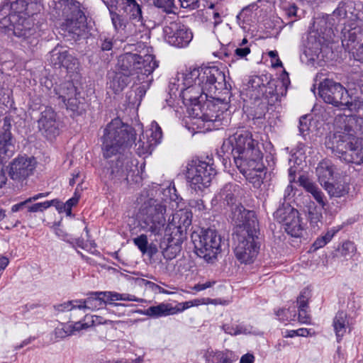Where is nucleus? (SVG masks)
Wrapping results in <instances>:
<instances>
[{
  "label": "nucleus",
  "instance_id": "obj_1",
  "mask_svg": "<svg viewBox=\"0 0 363 363\" xmlns=\"http://www.w3.org/2000/svg\"><path fill=\"white\" fill-rule=\"evenodd\" d=\"M136 130L116 118L104 128L101 138L103 155L106 159L117 156L116 162L111 160L107 167L106 174L109 179L127 180L129 173L133 171L135 165L126 149L135 141L136 132L143 130L141 124H138Z\"/></svg>",
  "mask_w": 363,
  "mask_h": 363
},
{
  "label": "nucleus",
  "instance_id": "obj_2",
  "mask_svg": "<svg viewBox=\"0 0 363 363\" xmlns=\"http://www.w3.org/2000/svg\"><path fill=\"white\" fill-rule=\"evenodd\" d=\"M187 84L196 82L209 99L203 106L206 111L196 116L205 122H220L222 115L228 108L231 93L228 89L224 72L218 67H201L187 72Z\"/></svg>",
  "mask_w": 363,
  "mask_h": 363
},
{
  "label": "nucleus",
  "instance_id": "obj_3",
  "mask_svg": "<svg viewBox=\"0 0 363 363\" xmlns=\"http://www.w3.org/2000/svg\"><path fill=\"white\" fill-rule=\"evenodd\" d=\"M220 150L233 156L236 167L255 188H260L264 175L263 155L250 132L238 130L223 141Z\"/></svg>",
  "mask_w": 363,
  "mask_h": 363
},
{
  "label": "nucleus",
  "instance_id": "obj_4",
  "mask_svg": "<svg viewBox=\"0 0 363 363\" xmlns=\"http://www.w3.org/2000/svg\"><path fill=\"white\" fill-rule=\"evenodd\" d=\"M363 118L356 115H339L335 118V131L325 138V145L340 160L348 163H363Z\"/></svg>",
  "mask_w": 363,
  "mask_h": 363
},
{
  "label": "nucleus",
  "instance_id": "obj_5",
  "mask_svg": "<svg viewBox=\"0 0 363 363\" xmlns=\"http://www.w3.org/2000/svg\"><path fill=\"white\" fill-rule=\"evenodd\" d=\"M175 191L174 186L162 189L157 185L141 193L137 200L140 203L138 216L143 230L155 235L163 232L166 224V202L167 199L176 200Z\"/></svg>",
  "mask_w": 363,
  "mask_h": 363
},
{
  "label": "nucleus",
  "instance_id": "obj_6",
  "mask_svg": "<svg viewBox=\"0 0 363 363\" xmlns=\"http://www.w3.org/2000/svg\"><path fill=\"white\" fill-rule=\"evenodd\" d=\"M157 66L151 54L126 52L119 56L117 62L118 69L132 78L134 83H146L147 86L152 81L151 74Z\"/></svg>",
  "mask_w": 363,
  "mask_h": 363
},
{
  "label": "nucleus",
  "instance_id": "obj_7",
  "mask_svg": "<svg viewBox=\"0 0 363 363\" xmlns=\"http://www.w3.org/2000/svg\"><path fill=\"white\" fill-rule=\"evenodd\" d=\"M289 83L288 77L281 81L270 80L266 84L260 77H255L250 81L247 94L254 101L255 106L260 108L262 114L267 110V106L274 105L281 96L286 94Z\"/></svg>",
  "mask_w": 363,
  "mask_h": 363
},
{
  "label": "nucleus",
  "instance_id": "obj_8",
  "mask_svg": "<svg viewBox=\"0 0 363 363\" xmlns=\"http://www.w3.org/2000/svg\"><path fill=\"white\" fill-rule=\"evenodd\" d=\"M187 72L179 74L177 77L169 82V90L171 96H177V92L182 98L183 104L186 106H192L191 111L194 118L201 119V117L196 116V113L200 115L206 111V106H203L209 99L203 92L196 82H191L187 84Z\"/></svg>",
  "mask_w": 363,
  "mask_h": 363
},
{
  "label": "nucleus",
  "instance_id": "obj_9",
  "mask_svg": "<svg viewBox=\"0 0 363 363\" xmlns=\"http://www.w3.org/2000/svg\"><path fill=\"white\" fill-rule=\"evenodd\" d=\"M232 219L240 229L233 235L234 241L238 242L235 250H259L261 239L251 233L252 228L255 230L254 212L245 210L242 206H236L232 211Z\"/></svg>",
  "mask_w": 363,
  "mask_h": 363
},
{
  "label": "nucleus",
  "instance_id": "obj_10",
  "mask_svg": "<svg viewBox=\"0 0 363 363\" xmlns=\"http://www.w3.org/2000/svg\"><path fill=\"white\" fill-rule=\"evenodd\" d=\"M191 213L185 209L176 211L165 229V237L161 243L162 250L182 248L187 229L191 224Z\"/></svg>",
  "mask_w": 363,
  "mask_h": 363
},
{
  "label": "nucleus",
  "instance_id": "obj_11",
  "mask_svg": "<svg viewBox=\"0 0 363 363\" xmlns=\"http://www.w3.org/2000/svg\"><path fill=\"white\" fill-rule=\"evenodd\" d=\"M0 28L13 30V34L28 43L38 42V26L34 23L33 16L25 14H11L0 17Z\"/></svg>",
  "mask_w": 363,
  "mask_h": 363
},
{
  "label": "nucleus",
  "instance_id": "obj_12",
  "mask_svg": "<svg viewBox=\"0 0 363 363\" xmlns=\"http://www.w3.org/2000/svg\"><path fill=\"white\" fill-rule=\"evenodd\" d=\"M135 301L143 303L144 299L137 298L129 294H120L116 291H94L87 294V298L79 299V310L85 312L86 310L95 311L104 308L106 304L113 306H124V304L116 303L115 301Z\"/></svg>",
  "mask_w": 363,
  "mask_h": 363
},
{
  "label": "nucleus",
  "instance_id": "obj_13",
  "mask_svg": "<svg viewBox=\"0 0 363 363\" xmlns=\"http://www.w3.org/2000/svg\"><path fill=\"white\" fill-rule=\"evenodd\" d=\"M216 174L213 164L209 162L192 160L186 167V179L189 187L196 192L203 191L211 184Z\"/></svg>",
  "mask_w": 363,
  "mask_h": 363
},
{
  "label": "nucleus",
  "instance_id": "obj_14",
  "mask_svg": "<svg viewBox=\"0 0 363 363\" xmlns=\"http://www.w3.org/2000/svg\"><path fill=\"white\" fill-rule=\"evenodd\" d=\"M318 94L327 103L338 107H350L351 98L347 89L332 79H323L318 84Z\"/></svg>",
  "mask_w": 363,
  "mask_h": 363
},
{
  "label": "nucleus",
  "instance_id": "obj_15",
  "mask_svg": "<svg viewBox=\"0 0 363 363\" xmlns=\"http://www.w3.org/2000/svg\"><path fill=\"white\" fill-rule=\"evenodd\" d=\"M55 9L58 16L65 18V29L69 33L80 35L86 20L84 13L77 6L65 0L60 1L55 5Z\"/></svg>",
  "mask_w": 363,
  "mask_h": 363
},
{
  "label": "nucleus",
  "instance_id": "obj_16",
  "mask_svg": "<svg viewBox=\"0 0 363 363\" xmlns=\"http://www.w3.org/2000/svg\"><path fill=\"white\" fill-rule=\"evenodd\" d=\"M108 9L112 24L118 30L124 26L121 15L118 12H130L133 19H142V11L135 0H101Z\"/></svg>",
  "mask_w": 363,
  "mask_h": 363
},
{
  "label": "nucleus",
  "instance_id": "obj_17",
  "mask_svg": "<svg viewBox=\"0 0 363 363\" xmlns=\"http://www.w3.org/2000/svg\"><path fill=\"white\" fill-rule=\"evenodd\" d=\"M277 220L283 224L285 231L293 237L302 235L303 227L298 211L289 203H284L274 213Z\"/></svg>",
  "mask_w": 363,
  "mask_h": 363
},
{
  "label": "nucleus",
  "instance_id": "obj_18",
  "mask_svg": "<svg viewBox=\"0 0 363 363\" xmlns=\"http://www.w3.org/2000/svg\"><path fill=\"white\" fill-rule=\"evenodd\" d=\"M350 18L352 21L344 23V28L342 29V43L349 53L363 42L362 21L354 13H350Z\"/></svg>",
  "mask_w": 363,
  "mask_h": 363
},
{
  "label": "nucleus",
  "instance_id": "obj_19",
  "mask_svg": "<svg viewBox=\"0 0 363 363\" xmlns=\"http://www.w3.org/2000/svg\"><path fill=\"white\" fill-rule=\"evenodd\" d=\"M163 30L165 41L176 48L186 47L193 38L191 30L180 22H171Z\"/></svg>",
  "mask_w": 363,
  "mask_h": 363
},
{
  "label": "nucleus",
  "instance_id": "obj_20",
  "mask_svg": "<svg viewBox=\"0 0 363 363\" xmlns=\"http://www.w3.org/2000/svg\"><path fill=\"white\" fill-rule=\"evenodd\" d=\"M162 138V131L158 123L152 121L150 128L143 133L139 140L135 143V151L139 156H146L152 153V150L159 143Z\"/></svg>",
  "mask_w": 363,
  "mask_h": 363
},
{
  "label": "nucleus",
  "instance_id": "obj_21",
  "mask_svg": "<svg viewBox=\"0 0 363 363\" xmlns=\"http://www.w3.org/2000/svg\"><path fill=\"white\" fill-rule=\"evenodd\" d=\"M191 240L194 250H221L225 246V240L212 228L202 230L201 234H192Z\"/></svg>",
  "mask_w": 363,
  "mask_h": 363
},
{
  "label": "nucleus",
  "instance_id": "obj_22",
  "mask_svg": "<svg viewBox=\"0 0 363 363\" xmlns=\"http://www.w3.org/2000/svg\"><path fill=\"white\" fill-rule=\"evenodd\" d=\"M35 167L33 158L18 156L9 163L7 167L10 178L15 182H23L30 176Z\"/></svg>",
  "mask_w": 363,
  "mask_h": 363
},
{
  "label": "nucleus",
  "instance_id": "obj_23",
  "mask_svg": "<svg viewBox=\"0 0 363 363\" xmlns=\"http://www.w3.org/2000/svg\"><path fill=\"white\" fill-rule=\"evenodd\" d=\"M37 7L38 0H9L0 5V17L11 14L33 16Z\"/></svg>",
  "mask_w": 363,
  "mask_h": 363
},
{
  "label": "nucleus",
  "instance_id": "obj_24",
  "mask_svg": "<svg viewBox=\"0 0 363 363\" xmlns=\"http://www.w3.org/2000/svg\"><path fill=\"white\" fill-rule=\"evenodd\" d=\"M48 60L55 67L72 69L77 65V59L69 54L67 47L57 45L50 52Z\"/></svg>",
  "mask_w": 363,
  "mask_h": 363
},
{
  "label": "nucleus",
  "instance_id": "obj_25",
  "mask_svg": "<svg viewBox=\"0 0 363 363\" xmlns=\"http://www.w3.org/2000/svg\"><path fill=\"white\" fill-rule=\"evenodd\" d=\"M38 123L40 130L48 138L55 137L59 133L56 113L51 107H45L41 111Z\"/></svg>",
  "mask_w": 363,
  "mask_h": 363
},
{
  "label": "nucleus",
  "instance_id": "obj_26",
  "mask_svg": "<svg viewBox=\"0 0 363 363\" xmlns=\"http://www.w3.org/2000/svg\"><path fill=\"white\" fill-rule=\"evenodd\" d=\"M15 152L14 143H13L11 134L0 135V164L5 160L13 156ZM7 182V177L4 167L0 165V188L4 186Z\"/></svg>",
  "mask_w": 363,
  "mask_h": 363
},
{
  "label": "nucleus",
  "instance_id": "obj_27",
  "mask_svg": "<svg viewBox=\"0 0 363 363\" xmlns=\"http://www.w3.org/2000/svg\"><path fill=\"white\" fill-rule=\"evenodd\" d=\"M241 187L234 183H228L223 186L220 191L216 195L218 201L223 204L233 206L236 203L238 198L241 195Z\"/></svg>",
  "mask_w": 363,
  "mask_h": 363
},
{
  "label": "nucleus",
  "instance_id": "obj_28",
  "mask_svg": "<svg viewBox=\"0 0 363 363\" xmlns=\"http://www.w3.org/2000/svg\"><path fill=\"white\" fill-rule=\"evenodd\" d=\"M203 358L206 363H233L236 359L230 350H213L212 348L204 352Z\"/></svg>",
  "mask_w": 363,
  "mask_h": 363
},
{
  "label": "nucleus",
  "instance_id": "obj_29",
  "mask_svg": "<svg viewBox=\"0 0 363 363\" xmlns=\"http://www.w3.org/2000/svg\"><path fill=\"white\" fill-rule=\"evenodd\" d=\"M303 53L310 60H314L318 57L322 48V41L317 32H310L304 43Z\"/></svg>",
  "mask_w": 363,
  "mask_h": 363
},
{
  "label": "nucleus",
  "instance_id": "obj_30",
  "mask_svg": "<svg viewBox=\"0 0 363 363\" xmlns=\"http://www.w3.org/2000/svg\"><path fill=\"white\" fill-rule=\"evenodd\" d=\"M333 327L337 341L340 342L346 334L347 330H349V331H350L349 318L347 313L342 311H338L333 318Z\"/></svg>",
  "mask_w": 363,
  "mask_h": 363
},
{
  "label": "nucleus",
  "instance_id": "obj_31",
  "mask_svg": "<svg viewBox=\"0 0 363 363\" xmlns=\"http://www.w3.org/2000/svg\"><path fill=\"white\" fill-rule=\"evenodd\" d=\"M67 91V95L62 96V102L67 109L73 112L79 111L81 101L77 97V90L72 82H68L63 88Z\"/></svg>",
  "mask_w": 363,
  "mask_h": 363
},
{
  "label": "nucleus",
  "instance_id": "obj_32",
  "mask_svg": "<svg viewBox=\"0 0 363 363\" xmlns=\"http://www.w3.org/2000/svg\"><path fill=\"white\" fill-rule=\"evenodd\" d=\"M130 82V79L125 75L120 70L109 74L107 87L113 91L114 94L122 91Z\"/></svg>",
  "mask_w": 363,
  "mask_h": 363
},
{
  "label": "nucleus",
  "instance_id": "obj_33",
  "mask_svg": "<svg viewBox=\"0 0 363 363\" xmlns=\"http://www.w3.org/2000/svg\"><path fill=\"white\" fill-rule=\"evenodd\" d=\"M330 197L341 198L348 194L350 184L344 179L336 181L333 183L329 182L323 187Z\"/></svg>",
  "mask_w": 363,
  "mask_h": 363
},
{
  "label": "nucleus",
  "instance_id": "obj_34",
  "mask_svg": "<svg viewBox=\"0 0 363 363\" xmlns=\"http://www.w3.org/2000/svg\"><path fill=\"white\" fill-rule=\"evenodd\" d=\"M179 311L170 303H162L157 306L149 307L143 312V314L157 318L176 314Z\"/></svg>",
  "mask_w": 363,
  "mask_h": 363
},
{
  "label": "nucleus",
  "instance_id": "obj_35",
  "mask_svg": "<svg viewBox=\"0 0 363 363\" xmlns=\"http://www.w3.org/2000/svg\"><path fill=\"white\" fill-rule=\"evenodd\" d=\"M316 175L320 184L324 187L333 178L334 167L330 160H324L320 162L315 169Z\"/></svg>",
  "mask_w": 363,
  "mask_h": 363
},
{
  "label": "nucleus",
  "instance_id": "obj_36",
  "mask_svg": "<svg viewBox=\"0 0 363 363\" xmlns=\"http://www.w3.org/2000/svg\"><path fill=\"white\" fill-rule=\"evenodd\" d=\"M351 8L344 3H340L337 8L333 13V20H337L338 23H341L344 25V23L352 21L350 18V13H353L350 11Z\"/></svg>",
  "mask_w": 363,
  "mask_h": 363
},
{
  "label": "nucleus",
  "instance_id": "obj_37",
  "mask_svg": "<svg viewBox=\"0 0 363 363\" xmlns=\"http://www.w3.org/2000/svg\"><path fill=\"white\" fill-rule=\"evenodd\" d=\"M337 230L331 228L328 230L324 235L319 236L314 241L313 244V250H319L324 247L328 242H330L334 235L337 233Z\"/></svg>",
  "mask_w": 363,
  "mask_h": 363
},
{
  "label": "nucleus",
  "instance_id": "obj_38",
  "mask_svg": "<svg viewBox=\"0 0 363 363\" xmlns=\"http://www.w3.org/2000/svg\"><path fill=\"white\" fill-rule=\"evenodd\" d=\"M175 0H154V5L167 13H174Z\"/></svg>",
  "mask_w": 363,
  "mask_h": 363
},
{
  "label": "nucleus",
  "instance_id": "obj_39",
  "mask_svg": "<svg viewBox=\"0 0 363 363\" xmlns=\"http://www.w3.org/2000/svg\"><path fill=\"white\" fill-rule=\"evenodd\" d=\"M312 296L311 290L306 287L304 288L297 297V307H309L308 303Z\"/></svg>",
  "mask_w": 363,
  "mask_h": 363
},
{
  "label": "nucleus",
  "instance_id": "obj_40",
  "mask_svg": "<svg viewBox=\"0 0 363 363\" xmlns=\"http://www.w3.org/2000/svg\"><path fill=\"white\" fill-rule=\"evenodd\" d=\"M256 252L257 251H237L235 256L241 263L250 264L254 261Z\"/></svg>",
  "mask_w": 363,
  "mask_h": 363
},
{
  "label": "nucleus",
  "instance_id": "obj_41",
  "mask_svg": "<svg viewBox=\"0 0 363 363\" xmlns=\"http://www.w3.org/2000/svg\"><path fill=\"white\" fill-rule=\"evenodd\" d=\"M277 316L279 317L280 320H294L296 316V311L295 307L292 310L289 308H280L276 311Z\"/></svg>",
  "mask_w": 363,
  "mask_h": 363
},
{
  "label": "nucleus",
  "instance_id": "obj_42",
  "mask_svg": "<svg viewBox=\"0 0 363 363\" xmlns=\"http://www.w3.org/2000/svg\"><path fill=\"white\" fill-rule=\"evenodd\" d=\"M79 299L72 300L55 306V309L58 312L70 311L74 309H79Z\"/></svg>",
  "mask_w": 363,
  "mask_h": 363
},
{
  "label": "nucleus",
  "instance_id": "obj_43",
  "mask_svg": "<svg viewBox=\"0 0 363 363\" xmlns=\"http://www.w3.org/2000/svg\"><path fill=\"white\" fill-rule=\"evenodd\" d=\"M222 329L225 333L231 335H238L242 333H246V329L243 327L237 325L224 324Z\"/></svg>",
  "mask_w": 363,
  "mask_h": 363
},
{
  "label": "nucleus",
  "instance_id": "obj_44",
  "mask_svg": "<svg viewBox=\"0 0 363 363\" xmlns=\"http://www.w3.org/2000/svg\"><path fill=\"white\" fill-rule=\"evenodd\" d=\"M199 257L203 258L207 263H213L217 259L216 251H194Z\"/></svg>",
  "mask_w": 363,
  "mask_h": 363
},
{
  "label": "nucleus",
  "instance_id": "obj_45",
  "mask_svg": "<svg viewBox=\"0 0 363 363\" xmlns=\"http://www.w3.org/2000/svg\"><path fill=\"white\" fill-rule=\"evenodd\" d=\"M298 181L301 185L303 186L305 189L312 195H313V194L319 189L315 184L308 181L307 178L303 176H301L298 178Z\"/></svg>",
  "mask_w": 363,
  "mask_h": 363
},
{
  "label": "nucleus",
  "instance_id": "obj_46",
  "mask_svg": "<svg viewBox=\"0 0 363 363\" xmlns=\"http://www.w3.org/2000/svg\"><path fill=\"white\" fill-rule=\"evenodd\" d=\"M298 320L300 323L308 324L311 321V316L309 314V307H298Z\"/></svg>",
  "mask_w": 363,
  "mask_h": 363
},
{
  "label": "nucleus",
  "instance_id": "obj_47",
  "mask_svg": "<svg viewBox=\"0 0 363 363\" xmlns=\"http://www.w3.org/2000/svg\"><path fill=\"white\" fill-rule=\"evenodd\" d=\"M90 327L88 323H82L80 321L75 322L73 325H68L65 331L67 335H72L74 331H79Z\"/></svg>",
  "mask_w": 363,
  "mask_h": 363
},
{
  "label": "nucleus",
  "instance_id": "obj_48",
  "mask_svg": "<svg viewBox=\"0 0 363 363\" xmlns=\"http://www.w3.org/2000/svg\"><path fill=\"white\" fill-rule=\"evenodd\" d=\"M216 283H217V281L215 279L208 280L204 283H198V284H195L192 287V289L197 292L201 291H203L207 289L213 287Z\"/></svg>",
  "mask_w": 363,
  "mask_h": 363
},
{
  "label": "nucleus",
  "instance_id": "obj_49",
  "mask_svg": "<svg viewBox=\"0 0 363 363\" xmlns=\"http://www.w3.org/2000/svg\"><path fill=\"white\" fill-rule=\"evenodd\" d=\"M201 0H179L181 6L189 10H195L199 8Z\"/></svg>",
  "mask_w": 363,
  "mask_h": 363
},
{
  "label": "nucleus",
  "instance_id": "obj_50",
  "mask_svg": "<svg viewBox=\"0 0 363 363\" xmlns=\"http://www.w3.org/2000/svg\"><path fill=\"white\" fill-rule=\"evenodd\" d=\"M51 206V203H49V201H46L44 202L36 203L28 207L29 212H38L43 211Z\"/></svg>",
  "mask_w": 363,
  "mask_h": 363
},
{
  "label": "nucleus",
  "instance_id": "obj_51",
  "mask_svg": "<svg viewBox=\"0 0 363 363\" xmlns=\"http://www.w3.org/2000/svg\"><path fill=\"white\" fill-rule=\"evenodd\" d=\"M79 196H77V192L74 193V196L67 200L66 203H64L65 205V211L67 213L68 216L71 215L72 213V206H75L78 201H79Z\"/></svg>",
  "mask_w": 363,
  "mask_h": 363
},
{
  "label": "nucleus",
  "instance_id": "obj_52",
  "mask_svg": "<svg viewBox=\"0 0 363 363\" xmlns=\"http://www.w3.org/2000/svg\"><path fill=\"white\" fill-rule=\"evenodd\" d=\"M133 242L139 250H147V237L146 235H140L133 239Z\"/></svg>",
  "mask_w": 363,
  "mask_h": 363
},
{
  "label": "nucleus",
  "instance_id": "obj_53",
  "mask_svg": "<svg viewBox=\"0 0 363 363\" xmlns=\"http://www.w3.org/2000/svg\"><path fill=\"white\" fill-rule=\"evenodd\" d=\"M350 54L355 60L363 63V41Z\"/></svg>",
  "mask_w": 363,
  "mask_h": 363
},
{
  "label": "nucleus",
  "instance_id": "obj_54",
  "mask_svg": "<svg viewBox=\"0 0 363 363\" xmlns=\"http://www.w3.org/2000/svg\"><path fill=\"white\" fill-rule=\"evenodd\" d=\"M250 51L251 50L250 46H239L235 50V56H236L238 58L242 59L249 55Z\"/></svg>",
  "mask_w": 363,
  "mask_h": 363
},
{
  "label": "nucleus",
  "instance_id": "obj_55",
  "mask_svg": "<svg viewBox=\"0 0 363 363\" xmlns=\"http://www.w3.org/2000/svg\"><path fill=\"white\" fill-rule=\"evenodd\" d=\"M69 81H67V82H65L60 84H57L55 87H54V93H55V95L62 101V96H63V95H67V91L66 89H64V86H65V84L68 82Z\"/></svg>",
  "mask_w": 363,
  "mask_h": 363
},
{
  "label": "nucleus",
  "instance_id": "obj_56",
  "mask_svg": "<svg viewBox=\"0 0 363 363\" xmlns=\"http://www.w3.org/2000/svg\"><path fill=\"white\" fill-rule=\"evenodd\" d=\"M111 323H112V321L110 320H106V319L104 318L103 317L99 316V315H92L91 324H89V325H90V326H93V325H101V324H111Z\"/></svg>",
  "mask_w": 363,
  "mask_h": 363
},
{
  "label": "nucleus",
  "instance_id": "obj_57",
  "mask_svg": "<svg viewBox=\"0 0 363 363\" xmlns=\"http://www.w3.org/2000/svg\"><path fill=\"white\" fill-rule=\"evenodd\" d=\"M299 131L301 134L304 135V133L308 130V125L306 116H301L299 120Z\"/></svg>",
  "mask_w": 363,
  "mask_h": 363
},
{
  "label": "nucleus",
  "instance_id": "obj_58",
  "mask_svg": "<svg viewBox=\"0 0 363 363\" xmlns=\"http://www.w3.org/2000/svg\"><path fill=\"white\" fill-rule=\"evenodd\" d=\"M321 214L318 213L310 212L309 213V220L313 226H318V223L320 222Z\"/></svg>",
  "mask_w": 363,
  "mask_h": 363
},
{
  "label": "nucleus",
  "instance_id": "obj_59",
  "mask_svg": "<svg viewBox=\"0 0 363 363\" xmlns=\"http://www.w3.org/2000/svg\"><path fill=\"white\" fill-rule=\"evenodd\" d=\"M101 49L103 51H109L112 49L113 42L111 39L104 38L101 39Z\"/></svg>",
  "mask_w": 363,
  "mask_h": 363
},
{
  "label": "nucleus",
  "instance_id": "obj_60",
  "mask_svg": "<svg viewBox=\"0 0 363 363\" xmlns=\"http://www.w3.org/2000/svg\"><path fill=\"white\" fill-rule=\"evenodd\" d=\"M190 205L192 208H194L199 211H203L205 210V205L201 199L193 200L191 201Z\"/></svg>",
  "mask_w": 363,
  "mask_h": 363
},
{
  "label": "nucleus",
  "instance_id": "obj_61",
  "mask_svg": "<svg viewBox=\"0 0 363 363\" xmlns=\"http://www.w3.org/2000/svg\"><path fill=\"white\" fill-rule=\"evenodd\" d=\"M49 203H51V206H54L60 213L65 211L64 203L61 202L58 199H52L49 201Z\"/></svg>",
  "mask_w": 363,
  "mask_h": 363
},
{
  "label": "nucleus",
  "instance_id": "obj_62",
  "mask_svg": "<svg viewBox=\"0 0 363 363\" xmlns=\"http://www.w3.org/2000/svg\"><path fill=\"white\" fill-rule=\"evenodd\" d=\"M285 12L289 17L296 16L297 12V7L294 4H290L285 9Z\"/></svg>",
  "mask_w": 363,
  "mask_h": 363
},
{
  "label": "nucleus",
  "instance_id": "obj_63",
  "mask_svg": "<svg viewBox=\"0 0 363 363\" xmlns=\"http://www.w3.org/2000/svg\"><path fill=\"white\" fill-rule=\"evenodd\" d=\"M313 196L318 203L323 206L325 205L324 194L320 189L313 194Z\"/></svg>",
  "mask_w": 363,
  "mask_h": 363
},
{
  "label": "nucleus",
  "instance_id": "obj_64",
  "mask_svg": "<svg viewBox=\"0 0 363 363\" xmlns=\"http://www.w3.org/2000/svg\"><path fill=\"white\" fill-rule=\"evenodd\" d=\"M255 357L252 354L247 353L240 358V363H254Z\"/></svg>",
  "mask_w": 363,
  "mask_h": 363
}]
</instances>
